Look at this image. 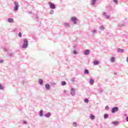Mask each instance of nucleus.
<instances>
[{
	"instance_id": "35",
	"label": "nucleus",
	"mask_w": 128,
	"mask_h": 128,
	"mask_svg": "<svg viewBox=\"0 0 128 128\" xmlns=\"http://www.w3.org/2000/svg\"><path fill=\"white\" fill-rule=\"evenodd\" d=\"M73 54H78V52L76 50H74L73 51Z\"/></svg>"
},
{
	"instance_id": "43",
	"label": "nucleus",
	"mask_w": 128,
	"mask_h": 128,
	"mask_svg": "<svg viewBox=\"0 0 128 128\" xmlns=\"http://www.w3.org/2000/svg\"><path fill=\"white\" fill-rule=\"evenodd\" d=\"M24 124H26V121L23 122Z\"/></svg>"
},
{
	"instance_id": "29",
	"label": "nucleus",
	"mask_w": 128,
	"mask_h": 128,
	"mask_svg": "<svg viewBox=\"0 0 128 128\" xmlns=\"http://www.w3.org/2000/svg\"><path fill=\"white\" fill-rule=\"evenodd\" d=\"M99 30H104V27L103 26H100L99 28Z\"/></svg>"
},
{
	"instance_id": "47",
	"label": "nucleus",
	"mask_w": 128,
	"mask_h": 128,
	"mask_svg": "<svg viewBox=\"0 0 128 128\" xmlns=\"http://www.w3.org/2000/svg\"><path fill=\"white\" fill-rule=\"evenodd\" d=\"M115 76H116L117 74L116 73H114Z\"/></svg>"
},
{
	"instance_id": "40",
	"label": "nucleus",
	"mask_w": 128,
	"mask_h": 128,
	"mask_svg": "<svg viewBox=\"0 0 128 128\" xmlns=\"http://www.w3.org/2000/svg\"><path fill=\"white\" fill-rule=\"evenodd\" d=\"M34 18H38V15H34Z\"/></svg>"
},
{
	"instance_id": "38",
	"label": "nucleus",
	"mask_w": 128,
	"mask_h": 128,
	"mask_svg": "<svg viewBox=\"0 0 128 128\" xmlns=\"http://www.w3.org/2000/svg\"><path fill=\"white\" fill-rule=\"evenodd\" d=\"M75 80H74V78H72V79H71V82H75Z\"/></svg>"
},
{
	"instance_id": "10",
	"label": "nucleus",
	"mask_w": 128,
	"mask_h": 128,
	"mask_svg": "<svg viewBox=\"0 0 128 128\" xmlns=\"http://www.w3.org/2000/svg\"><path fill=\"white\" fill-rule=\"evenodd\" d=\"M7 22H10V24H12V22H14V18H8L7 20Z\"/></svg>"
},
{
	"instance_id": "23",
	"label": "nucleus",
	"mask_w": 128,
	"mask_h": 128,
	"mask_svg": "<svg viewBox=\"0 0 128 128\" xmlns=\"http://www.w3.org/2000/svg\"><path fill=\"white\" fill-rule=\"evenodd\" d=\"M90 120H95L96 116H94V114H90Z\"/></svg>"
},
{
	"instance_id": "33",
	"label": "nucleus",
	"mask_w": 128,
	"mask_h": 128,
	"mask_svg": "<svg viewBox=\"0 0 128 128\" xmlns=\"http://www.w3.org/2000/svg\"><path fill=\"white\" fill-rule=\"evenodd\" d=\"M113 2L114 4H118V0H113Z\"/></svg>"
},
{
	"instance_id": "25",
	"label": "nucleus",
	"mask_w": 128,
	"mask_h": 128,
	"mask_svg": "<svg viewBox=\"0 0 128 128\" xmlns=\"http://www.w3.org/2000/svg\"><path fill=\"white\" fill-rule=\"evenodd\" d=\"M114 60H115V58H114V57H112V58L110 59V62H114Z\"/></svg>"
},
{
	"instance_id": "2",
	"label": "nucleus",
	"mask_w": 128,
	"mask_h": 128,
	"mask_svg": "<svg viewBox=\"0 0 128 128\" xmlns=\"http://www.w3.org/2000/svg\"><path fill=\"white\" fill-rule=\"evenodd\" d=\"M14 12H18V8H20V4H18V2L16 1L14 2Z\"/></svg>"
},
{
	"instance_id": "46",
	"label": "nucleus",
	"mask_w": 128,
	"mask_h": 128,
	"mask_svg": "<svg viewBox=\"0 0 128 128\" xmlns=\"http://www.w3.org/2000/svg\"><path fill=\"white\" fill-rule=\"evenodd\" d=\"M126 62H128V58L126 59Z\"/></svg>"
},
{
	"instance_id": "13",
	"label": "nucleus",
	"mask_w": 128,
	"mask_h": 128,
	"mask_svg": "<svg viewBox=\"0 0 128 128\" xmlns=\"http://www.w3.org/2000/svg\"><path fill=\"white\" fill-rule=\"evenodd\" d=\"M97 0H90V5L94 6V4H96V2Z\"/></svg>"
},
{
	"instance_id": "4",
	"label": "nucleus",
	"mask_w": 128,
	"mask_h": 128,
	"mask_svg": "<svg viewBox=\"0 0 128 128\" xmlns=\"http://www.w3.org/2000/svg\"><path fill=\"white\" fill-rule=\"evenodd\" d=\"M118 112V106H114L111 110V112L112 114H115V112Z\"/></svg>"
},
{
	"instance_id": "5",
	"label": "nucleus",
	"mask_w": 128,
	"mask_h": 128,
	"mask_svg": "<svg viewBox=\"0 0 128 128\" xmlns=\"http://www.w3.org/2000/svg\"><path fill=\"white\" fill-rule=\"evenodd\" d=\"M49 6L51 10H54L56 8V4L52 2H49Z\"/></svg>"
},
{
	"instance_id": "36",
	"label": "nucleus",
	"mask_w": 128,
	"mask_h": 128,
	"mask_svg": "<svg viewBox=\"0 0 128 128\" xmlns=\"http://www.w3.org/2000/svg\"><path fill=\"white\" fill-rule=\"evenodd\" d=\"M0 90H4V86L2 84H0Z\"/></svg>"
},
{
	"instance_id": "15",
	"label": "nucleus",
	"mask_w": 128,
	"mask_h": 128,
	"mask_svg": "<svg viewBox=\"0 0 128 128\" xmlns=\"http://www.w3.org/2000/svg\"><path fill=\"white\" fill-rule=\"evenodd\" d=\"M39 116H40L41 118H42V116H44V110H40L39 112Z\"/></svg>"
},
{
	"instance_id": "12",
	"label": "nucleus",
	"mask_w": 128,
	"mask_h": 128,
	"mask_svg": "<svg viewBox=\"0 0 128 128\" xmlns=\"http://www.w3.org/2000/svg\"><path fill=\"white\" fill-rule=\"evenodd\" d=\"M90 52V50H86L85 51H84V54H85V56H88Z\"/></svg>"
},
{
	"instance_id": "8",
	"label": "nucleus",
	"mask_w": 128,
	"mask_h": 128,
	"mask_svg": "<svg viewBox=\"0 0 128 128\" xmlns=\"http://www.w3.org/2000/svg\"><path fill=\"white\" fill-rule=\"evenodd\" d=\"M106 12H103L102 16L106 18L107 20H110V16L106 15Z\"/></svg>"
},
{
	"instance_id": "7",
	"label": "nucleus",
	"mask_w": 128,
	"mask_h": 128,
	"mask_svg": "<svg viewBox=\"0 0 128 128\" xmlns=\"http://www.w3.org/2000/svg\"><path fill=\"white\" fill-rule=\"evenodd\" d=\"M70 94L72 96H76V90H74V88H71Z\"/></svg>"
},
{
	"instance_id": "26",
	"label": "nucleus",
	"mask_w": 128,
	"mask_h": 128,
	"mask_svg": "<svg viewBox=\"0 0 128 128\" xmlns=\"http://www.w3.org/2000/svg\"><path fill=\"white\" fill-rule=\"evenodd\" d=\"M108 118V114H104V118Z\"/></svg>"
},
{
	"instance_id": "37",
	"label": "nucleus",
	"mask_w": 128,
	"mask_h": 128,
	"mask_svg": "<svg viewBox=\"0 0 128 128\" xmlns=\"http://www.w3.org/2000/svg\"><path fill=\"white\" fill-rule=\"evenodd\" d=\"M3 50L4 52H8V49L6 47L3 48Z\"/></svg>"
},
{
	"instance_id": "28",
	"label": "nucleus",
	"mask_w": 128,
	"mask_h": 128,
	"mask_svg": "<svg viewBox=\"0 0 128 128\" xmlns=\"http://www.w3.org/2000/svg\"><path fill=\"white\" fill-rule=\"evenodd\" d=\"M72 125L76 127L78 126V123H76V122H73Z\"/></svg>"
},
{
	"instance_id": "34",
	"label": "nucleus",
	"mask_w": 128,
	"mask_h": 128,
	"mask_svg": "<svg viewBox=\"0 0 128 128\" xmlns=\"http://www.w3.org/2000/svg\"><path fill=\"white\" fill-rule=\"evenodd\" d=\"M18 36L20 38H22V32H20L18 34Z\"/></svg>"
},
{
	"instance_id": "22",
	"label": "nucleus",
	"mask_w": 128,
	"mask_h": 128,
	"mask_svg": "<svg viewBox=\"0 0 128 128\" xmlns=\"http://www.w3.org/2000/svg\"><path fill=\"white\" fill-rule=\"evenodd\" d=\"M112 124H114V126H116V125L118 124V122L113 121V122H112Z\"/></svg>"
},
{
	"instance_id": "9",
	"label": "nucleus",
	"mask_w": 128,
	"mask_h": 128,
	"mask_svg": "<svg viewBox=\"0 0 128 128\" xmlns=\"http://www.w3.org/2000/svg\"><path fill=\"white\" fill-rule=\"evenodd\" d=\"M45 88L47 90H50V85L48 84H46L45 85Z\"/></svg>"
},
{
	"instance_id": "21",
	"label": "nucleus",
	"mask_w": 128,
	"mask_h": 128,
	"mask_svg": "<svg viewBox=\"0 0 128 128\" xmlns=\"http://www.w3.org/2000/svg\"><path fill=\"white\" fill-rule=\"evenodd\" d=\"M98 92L100 94H102V92H104V89L102 88H99L98 89Z\"/></svg>"
},
{
	"instance_id": "3",
	"label": "nucleus",
	"mask_w": 128,
	"mask_h": 128,
	"mask_svg": "<svg viewBox=\"0 0 128 128\" xmlns=\"http://www.w3.org/2000/svg\"><path fill=\"white\" fill-rule=\"evenodd\" d=\"M106 8L110 12L111 14H114V10H116L112 6H106Z\"/></svg>"
},
{
	"instance_id": "48",
	"label": "nucleus",
	"mask_w": 128,
	"mask_h": 128,
	"mask_svg": "<svg viewBox=\"0 0 128 128\" xmlns=\"http://www.w3.org/2000/svg\"><path fill=\"white\" fill-rule=\"evenodd\" d=\"M125 116H128V114H125Z\"/></svg>"
},
{
	"instance_id": "44",
	"label": "nucleus",
	"mask_w": 128,
	"mask_h": 128,
	"mask_svg": "<svg viewBox=\"0 0 128 128\" xmlns=\"http://www.w3.org/2000/svg\"><path fill=\"white\" fill-rule=\"evenodd\" d=\"M126 122H128V116L126 118Z\"/></svg>"
},
{
	"instance_id": "45",
	"label": "nucleus",
	"mask_w": 128,
	"mask_h": 128,
	"mask_svg": "<svg viewBox=\"0 0 128 128\" xmlns=\"http://www.w3.org/2000/svg\"><path fill=\"white\" fill-rule=\"evenodd\" d=\"M66 90H64V94H66Z\"/></svg>"
},
{
	"instance_id": "16",
	"label": "nucleus",
	"mask_w": 128,
	"mask_h": 128,
	"mask_svg": "<svg viewBox=\"0 0 128 128\" xmlns=\"http://www.w3.org/2000/svg\"><path fill=\"white\" fill-rule=\"evenodd\" d=\"M50 116H52V114L50 112L44 114V116H45V118H50Z\"/></svg>"
},
{
	"instance_id": "30",
	"label": "nucleus",
	"mask_w": 128,
	"mask_h": 128,
	"mask_svg": "<svg viewBox=\"0 0 128 128\" xmlns=\"http://www.w3.org/2000/svg\"><path fill=\"white\" fill-rule=\"evenodd\" d=\"M84 102H86V104H88V102H89L88 99L87 98H86L84 100Z\"/></svg>"
},
{
	"instance_id": "39",
	"label": "nucleus",
	"mask_w": 128,
	"mask_h": 128,
	"mask_svg": "<svg viewBox=\"0 0 128 128\" xmlns=\"http://www.w3.org/2000/svg\"><path fill=\"white\" fill-rule=\"evenodd\" d=\"M14 56V54L13 53H10L9 54V56Z\"/></svg>"
},
{
	"instance_id": "14",
	"label": "nucleus",
	"mask_w": 128,
	"mask_h": 128,
	"mask_svg": "<svg viewBox=\"0 0 128 128\" xmlns=\"http://www.w3.org/2000/svg\"><path fill=\"white\" fill-rule=\"evenodd\" d=\"M124 52V50L120 48H118V52H120L121 54H122Z\"/></svg>"
},
{
	"instance_id": "6",
	"label": "nucleus",
	"mask_w": 128,
	"mask_h": 128,
	"mask_svg": "<svg viewBox=\"0 0 128 128\" xmlns=\"http://www.w3.org/2000/svg\"><path fill=\"white\" fill-rule=\"evenodd\" d=\"M71 20L74 22V24H76V22L78 21V18H76L73 16L71 18Z\"/></svg>"
},
{
	"instance_id": "42",
	"label": "nucleus",
	"mask_w": 128,
	"mask_h": 128,
	"mask_svg": "<svg viewBox=\"0 0 128 128\" xmlns=\"http://www.w3.org/2000/svg\"><path fill=\"white\" fill-rule=\"evenodd\" d=\"M2 62H4V60H0V64H2Z\"/></svg>"
},
{
	"instance_id": "31",
	"label": "nucleus",
	"mask_w": 128,
	"mask_h": 128,
	"mask_svg": "<svg viewBox=\"0 0 128 128\" xmlns=\"http://www.w3.org/2000/svg\"><path fill=\"white\" fill-rule=\"evenodd\" d=\"M54 10H51L50 12V14H54Z\"/></svg>"
},
{
	"instance_id": "24",
	"label": "nucleus",
	"mask_w": 128,
	"mask_h": 128,
	"mask_svg": "<svg viewBox=\"0 0 128 128\" xmlns=\"http://www.w3.org/2000/svg\"><path fill=\"white\" fill-rule=\"evenodd\" d=\"M98 64H100V62H98V60H95L94 62V66H98Z\"/></svg>"
},
{
	"instance_id": "20",
	"label": "nucleus",
	"mask_w": 128,
	"mask_h": 128,
	"mask_svg": "<svg viewBox=\"0 0 128 128\" xmlns=\"http://www.w3.org/2000/svg\"><path fill=\"white\" fill-rule=\"evenodd\" d=\"M96 29H94V30H92V36H94V34H96Z\"/></svg>"
},
{
	"instance_id": "32",
	"label": "nucleus",
	"mask_w": 128,
	"mask_h": 128,
	"mask_svg": "<svg viewBox=\"0 0 128 128\" xmlns=\"http://www.w3.org/2000/svg\"><path fill=\"white\" fill-rule=\"evenodd\" d=\"M105 110H110V107H108V106H106V107H105Z\"/></svg>"
},
{
	"instance_id": "19",
	"label": "nucleus",
	"mask_w": 128,
	"mask_h": 128,
	"mask_svg": "<svg viewBox=\"0 0 128 128\" xmlns=\"http://www.w3.org/2000/svg\"><path fill=\"white\" fill-rule=\"evenodd\" d=\"M90 74V71H88V70L85 69L84 70V74Z\"/></svg>"
},
{
	"instance_id": "41",
	"label": "nucleus",
	"mask_w": 128,
	"mask_h": 128,
	"mask_svg": "<svg viewBox=\"0 0 128 128\" xmlns=\"http://www.w3.org/2000/svg\"><path fill=\"white\" fill-rule=\"evenodd\" d=\"M52 84V86H56V83H52V84Z\"/></svg>"
},
{
	"instance_id": "11",
	"label": "nucleus",
	"mask_w": 128,
	"mask_h": 128,
	"mask_svg": "<svg viewBox=\"0 0 128 128\" xmlns=\"http://www.w3.org/2000/svg\"><path fill=\"white\" fill-rule=\"evenodd\" d=\"M89 82L90 86H94V78H90L89 80Z\"/></svg>"
},
{
	"instance_id": "17",
	"label": "nucleus",
	"mask_w": 128,
	"mask_h": 128,
	"mask_svg": "<svg viewBox=\"0 0 128 128\" xmlns=\"http://www.w3.org/2000/svg\"><path fill=\"white\" fill-rule=\"evenodd\" d=\"M63 24L66 28H70V23L64 22Z\"/></svg>"
},
{
	"instance_id": "27",
	"label": "nucleus",
	"mask_w": 128,
	"mask_h": 128,
	"mask_svg": "<svg viewBox=\"0 0 128 128\" xmlns=\"http://www.w3.org/2000/svg\"><path fill=\"white\" fill-rule=\"evenodd\" d=\"M62 86H66V82L65 81H62Z\"/></svg>"
},
{
	"instance_id": "1",
	"label": "nucleus",
	"mask_w": 128,
	"mask_h": 128,
	"mask_svg": "<svg viewBox=\"0 0 128 128\" xmlns=\"http://www.w3.org/2000/svg\"><path fill=\"white\" fill-rule=\"evenodd\" d=\"M28 46V39L24 38L23 40V44L22 46V48H26Z\"/></svg>"
},
{
	"instance_id": "18",
	"label": "nucleus",
	"mask_w": 128,
	"mask_h": 128,
	"mask_svg": "<svg viewBox=\"0 0 128 128\" xmlns=\"http://www.w3.org/2000/svg\"><path fill=\"white\" fill-rule=\"evenodd\" d=\"M38 84L40 86H42V84H44V80H42V79H39L38 80Z\"/></svg>"
}]
</instances>
